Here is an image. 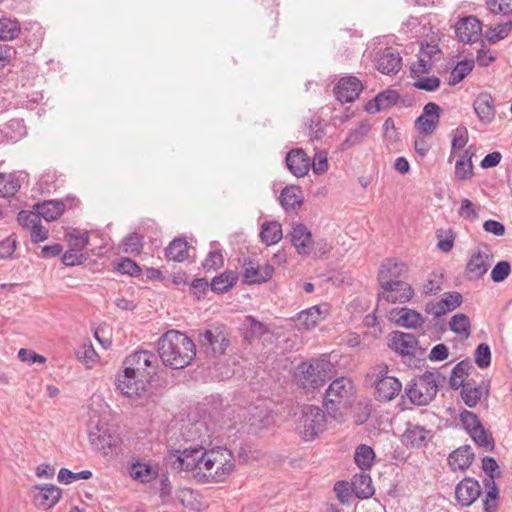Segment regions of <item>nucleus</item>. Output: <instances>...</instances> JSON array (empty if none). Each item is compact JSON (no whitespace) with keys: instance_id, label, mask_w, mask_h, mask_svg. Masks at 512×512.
Returning a JSON list of instances; mask_svg holds the SVG:
<instances>
[{"instance_id":"obj_35","label":"nucleus","mask_w":512,"mask_h":512,"mask_svg":"<svg viewBox=\"0 0 512 512\" xmlns=\"http://www.w3.org/2000/svg\"><path fill=\"white\" fill-rule=\"evenodd\" d=\"M302 201V191L298 186H287L281 192L280 203L285 210L298 208Z\"/></svg>"},{"instance_id":"obj_62","label":"nucleus","mask_w":512,"mask_h":512,"mask_svg":"<svg viewBox=\"0 0 512 512\" xmlns=\"http://www.w3.org/2000/svg\"><path fill=\"white\" fill-rule=\"evenodd\" d=\"M222 265L223 255L218 250L210 251L203 262V267L208 271L219 269Z\"/></svg>"},{"instance_id":"obj_54","label":"nucleus","mask_w":512,"mask_h":512,"mask_svg":"<svg viewBox=\"0 0 512 512\" xmlns=\"http://www.w3.org/2000/svg\"><path fill=\"white\" fill-rule=\"evenodd\" d=\"M443 285V273L433 272L430 274L426 283L423 285V291L425 294H436L441 290Z\"/></svg>"},{"instance_id":"obj_36","label":"nucleus","mask_w":512,"mask_h":512,"mask_svg":"<svg viewBox=\"0 0 512 512\" xmlns=\"http://www.w3.org/2000/svg\"><path fill=\"white\" fill-rule=\"evenodd\" d=\"M21 181L15 173H0V197H13L21 188Z\"/></svg>"},{"instance_id":"obj_59","label":"nucleus","mask_w":512,"mask_h":512,"mask_svg":"<svg viewBox=\"0 0 512 512\" xmlns=\"http://www.w3.org/2000/svg\"><path fill=\"white\" fill-rule=\"evenodd\" d=\"M38 212H31V211H21L18 214V222L20 225H22L24 228H27L31 230L33 227H35L38 223H40Z\"/></svg>"},{"instance_id":"obj_11","label":"nucleus","mask_w":512,"mask_h":512,"mask_svg":"<svg viewBox=\"0 0 512 512\" xmlns=\"http://www.w3.org/2000/svg\"><path fill=\"white\" fill-rule=\"evenodd\" d=\"M326 426V416L322 409L309 406L300 419V433L306 441L314 440Z\"/></svg>"},{"instance_id":"obj_55","label":"nucleus","mask_w":512,"mask_h":512,"mask_svg":"<svg viewBox=\"0 0 512 512\" xmlns=\"http://www.w3.org/2000/svg\"><path fill=\"white\" fill-rule=\"evenodd\" d=\"M468 141V131L465 127L459 126L452 131V151H458L462 149Z\"/></svg>"},{"instance_id":"obj_43","label":"nucleus","mask_w":512,"mask_h":512,"mask_svg":"<svg viewBox=\"0 0 512 512\" xmlns=\"http://www.w3.org/2000/svg\"><path fill=\"white\" fill-rule=\"evenodd\" d=\"M188 245L185 240L174 239L166 248L165 254L169 260L182 262L187 258Z\"/></svg>"},{"instance_id":"obj_56","label":"nucleus","mask_w":512,"mask_h":512,"mask_svg":"<svg viewBox=\"0 0 512 512\" xmlns=\"http://www.w3.org/2000/svg\"><path fill=\"white\" fill-rule=\"evenodd\" d=\"M461 397L467 406L474 407L480 400V390L477 387H471L470 384L463 385Z\"/></svg>"},{"instance_id":"obj_48","label":"nucleus","mask_w":512,"mask_h":512,"mask_svg":"<svg viewBox=\"0 0 512 512\" xmlns=\"http://www.w3.org/2000/svg\"><path fill=\"white\" fill-rule=\"evenodd\" d=\"M66 238L70 248H74L82 252L89 242V232L72 229L66 234Z\"/></svg>"},{"instance_id":"obj_4","label":"nucleus","mask_w":512,"mask_h":512,"mask_svg":"<svg viewBox=\"0 0 512 512\" xmlns=\"http://www.w3.org/2000/svg\"><path fill=\"white\" fill-rule=\"evenodd\" d=\"M87 429L90 443L96 450L102 452L104 456L112 453L118 443V437L111 431L106 419L94 408L89 410Z\"/></svg>"},{"instance_id":"obj_61","label":"nucleus","mask_w":512,"mask_h":512,"mask_svg":"<svg viewBox=\"0 0 512 512\" xmlns=\"http://www.w3.org/2000/svg\"><path fill=\"white\" fill-rule=\"evenodd\" d=\"M511 267L509 262H498L491 271V278L494 282L504 281L510 274Z\"/></svg>"},{"instance_id":"obj_63","label":"nucleus","mask_w":512,"mask_h":512,"mask_svg":"<svg viewBox=\"0 0 512 512\" xmlns=\"http://www.w3.org/2000/svg\"><path fill=\"white\" fill-rule=\"evenodd\" d=\"M77 357L86 364H92L97 359V353L91 344H84L77 351Z\"/></svg>"},{"instance_id":"obj_2","label":"nucleus","mask_w":512,"mask_h":512,"mask_svg":"<svg viewBox=\"0 0 512 512\" xmlns=\"http://www.w3.org/2000/svg\"><path fill=\"white\" fill-rule=\"evenodd\" d=\"M235 466V457L231 450L221 446L214 447L207 450L201 477L206 482H223L232 474Z\"/></svg>"},{"instance_id":"obj_51","label":"nucleus","mask_w":512,"mask_h":512,"mask_svg":"<svg viewBox=\"0 0 512 512\" xmlns=\"http://www.w3.org/2000/svg\"><path fill=\"white\" fill-rule=\"evenodd\" d=\"M123 251L130 254H139L143 247V239L137 233L129 234L123 240Z\"/></svg>"},{"instance_id":"obj_45","label":"nucleus","mask_w":512,"mask_h":512,"mask_svg":"<svg viewBox=\"0 0 512 512\" xmlns=\"http://www.w3.org/2000/svg\"><path fill=\"white\" fill-rule=\"evenodd\" d=\"M450 329L461 338H468L470 335L469 318L462 313L454 315L449 322Z\"/></svg>"},{"instance_id":"obj_52","label":"nucleus","mask_w":512,"mask_h":512,"mask_svg":"<svg viewBox=\"0 0 512 512\" xmlns=\"http://www.w3.org/2000/svg\"><path fill=\"white\" fill-rule=\"evenodd\" d=\"M472 174V163L471 157L468 156V152H465L455 165V175L458 179H466Z\"/></svg>"},{"instance_id":"obj_58","label":"nucleus","mask_w":512,"mask_h":512,"mask_svg":"<svg viewBox=\"0 0 512 512\" xmlns=\"http://www.w3.org/2000/svg\"><path fill=\"white\" fill-rule=\"evenodd\" d=\"M482 471L485 472L488 476V480H493L501 476V471L498 463L492 457H483L482 458Z\"/></svg>"},{"instance_id":"obj_57","label":"nucleus","mask_w":512,"mask_h":512,"mask_svg":"<svg viewBox=\"0 0 512 512\" xmlns=\"http://www.w3.org/2000/svg\"><path fill=\"white\" fill-rule=\"evenodd\" d=\"M17 248V238L15 234L9 235L0 241V259L10 258Z\"/></svg>"},{"instance_id":"obj_30","label":"nucleus","mask_w":512,"mask_h":512,"mask_svg":"<svg viewBox=\"0 0 512 512\" xmlns=\"http://www.w3.org/2000/svg\"><path fill=\"white\" fill-rule=\"evenodd\" d=\"M406 270V266L403 262L393 259L385 260L379 271L380 285H388L390 282L399 281L398 278L401 277Z\"/></svg>"},{"instance_id":"obj_37","label":"nucleus","mask_w":512,"mask_h":512,"mask_svg":"<svg viewBox=\"0 0 512 512\" xmlns=\"http://www.w3.org/2000/svg\"><path fill=\"white\" fill-rule=\"evenodd\" d=\"M282 226L277 221L265 222L261 226L260 238L266 245H273L282 239Z\"/></svg>"},{"instance_id":"obj_29","label":"nucleus","mask_w":512,"mask_h":512,"mask_svg":"<svg viewBox=\"0 0 512 512\" xmlns=\"http://www.w3.org/2000/svg\"><path fill=\"white\" fill-rule=\"evenodd\" d=\"M462 300V295L459 292H446L439 301L432 304L430 312L434 317H440L458 308Z\"/></svg>"},{"instance_id":"obj_8","label":"nucleus","mask_w":512,"mask_h":512,"mask_svg":"<svg viewBox=\"0 0 512 512\" xmlns=\"http://www.w3.org/2000/svg\"><path fill=\"white\" fill-rule=\"evenodd\" d=\"M207 449L202 446L173 450L168 455V461L174 469L179 471H193L196 476H201L204 457Z\"/></svg>"},{"instance_id":"obj_23","label":"nucleus","mask_w":512,"mask_h":512,"mask_svg":"<svg viewBox=\"0 0 512 512\" xmlns=\"http://www.w3.org/2000/svg\"><path fill=\"white\" fill-rule=\"evenodd\" d=\"M362 89V83L356 77H345L338 82L335 95L342 103L352 102L359 96Z\"/></svg>"},{"instance_id":"obj_39","label":"nucleus","mask_w":512,"mask_h":512,"mask_svg":"<svg viewBox=\"0 0 512 512\" xmlns=\"http://www.w3.org/2000/svg\"><path fill=\"white\" fill-rule=\"evenodd\" d=\"M354 460L356 465L361 470H369L371 469L375 460L374 450L366 444H361L355 450Z\"/></svg>"},{"instance_id":"obj_27","label":"nucleus","mask_w":512,"mask_h":512,"mask_svg":"<svg viewBox=\"0 0 512 512\" xmlns=\"http://www.w3.org/2000/svg\"><path fill=\"white\" fill-rule=\"evenodd\" d=\"M399 97L400 96L397 91L386 89L378 93L374 99L368 101L365 106V110L371 114L378 113L382 110H387L398 102Z\"/></svg>"},{"instance_id":"obj_18","label":"nucleus","mask_w":512,"mask_h":512,"mask_svg":"<svg viewBox=\"0 0 512 512\" xmlns=\"http://www.w3.org/2000/svg\"><path fill=\"white\" fill-rule=\"evenodd\" d=\"M383 292L382 299L391 303H404L413 296V289L404 281L390 282L388 285H381Z\"/></svg>"},{"instance_id":"obj_60","label":"nucleus","mask_w":512,"mask_h":512,"mask_svg":"<svg viewBox=\"0 0 512 512\" xmlns=\"http://www.w3.org/2000/svg\"><path fill=\"white\" fill-rule=\"evenodd\" d=\"M310 168L315 174H323L328 169L327 154L324 151L316 152L313 161H310Z\"/></svg>"},{"instance_id":"obj_42","label":"nucleus","mask_w":512,"mask_h":512,"mask_svg":"<svg viewBox=\"0 0 512 512\" xmlns=\"http://www.w3.org/2000/svg\"><path fill=\"white\" fill-rule=\"evenodd\" d=\"M470 368L471 363L469 361H461L458 363L452 369L449 379L450 387L453 389H458L463 387V385H467L468 383H465V378L468 376Z\"/></svg>"},{"instance_id":"obj_10","label":"nucleus","mask_w":512,"mask_h":512,"mask_svg":"<svg viewBox=\"0 0 512 512\" xmlns=\"http://www.w3.org/2000/svg\"><path fill=\"white\" fill-rule=\"evenodd\" d=\"M198 342L206 354L221 356L230 345L229 333L223 325H211L199 333Z\"/></svg>"},{"instance_id":"obj_31","label":"nucleus","mask_w":512,"mask_h":512,"mask_svg":"<svg viewBox=\"0 0 512 512\" xmlns=\"http://www.w3.org/2000/svg\"><path fill=\"white\" fill-rule=\"evenodd\" d=\"M473 459L474 453L470 446L465 445L450 453L448 457V464L454 471L465 470L471 465Z\"/></svg>"},{"instance_id":"obj_6","label":"nucleus","mask_w":512,"mask_h":512,"mask_svg":"<svg viewBox=\"0 0 512 512\" xmlns=\"http://www.w3.org/2000/svg\"><path fill=\"white\" fill-rule=\"evenodd\" d=\"M157 364V357L154 353L147 350H140L132 353L123 362V372L126 373V377H129V373L140 377L138 384L143 385L151 380L155 373Z\"/></svg>"},{"instance_id":"obj_38","label":"nucleus","mask_w":512,"mask_h":512,"mask_svg":"<svg viewBox=\"0 0 512 512\" xmlns=\"http://www.w3.org/2000/svg\"><path fill=\"white\" fill-rule=\"evenodd\" d=\"M460 420L473 441L480 445V420L478 416L465 410L460 414Z\"/></svg>"},{"instance_id":"obj_26","label":"nucleus","mask_w":512,"mask_h":512,"mask_svg":"<svg viewBox=\"0 0 512 512\" xmlns=\"http://www.w3.org/2000/svg\"><path fill=\"white\" fill-rule=\"evenodd\" d=\"M455 495L461 506H469L480 496V486L476 480L466 478L456 486Z\"/></svg>"},{"instance_id":"obj_25","label":"nucleus","mask_w":512,"mask_h":512,"mask_svg":"<svg viewBox=\"0 0 512 512\" xmlns=\"http://www.w3.org/2000/svg\"><path fill=\"white\" fill-rule=\"evenodd\" d=\"M430 438V430L420 425L408 424L402 435V443L407 447L420 448L425 446Z\"/></svg>"},{"instance_id":"obj_50","label":"nucleus","mask_w":512,"mask_h":512,"mask_svg":"<svg viewBox=\"0 0 512 512\" xmlns=\"http://www.w3.org/2000/svg\"><path fill=\"white\" fill-rule=\"evenodd\" d=\"M473 68V61L464 60L454 67L450 73L449 82L450 84H456L460 82Z\"/></svg>"},{"instance_id":"obj_7","label":"nucleus","mask_w":512,"mask_h":512,"mask_svg":"<svg viewBox=\"0 0 512 512\" xmlns=\"http://www.w3.org/2000/svg\"><path fill=\"white\" fill-rule=\"evenodd\" d=\"M334 366L325 359L315 360L299 367V382L304 388L317 389L333 376Z\"/></svg>"},{"instance_id":"obj_41","label":"nucleus","mask_w":512,"mask_h":512,"mask_svg":"<svg viewBox=\"0 0 512 512\" xmlns=\"http://www.w3.org/2000/svg\"><path fill=\"white\" fill-rule=\"evenodd\" d=\"M352 488L358 498L365 499L374 493L371 477L367 474L355 476L352 481Z\"/></svg>"},{"instance_id":"obj_9","label":"nucleus","mask_w":512,"mask_h":512,"mask_svg":"<svg viewBox=\"0 0 512 512\" xmlns=\"http://www.w3.org/2000/svg\"><path fill=\"white\" fill-rule=\"evenodd\" d=\"M355 387L351 379H335L326 390L325 405L328 410L348 408L354 401Z\"/></svg>"},{"instance_id":"obj_46","label":"nucleus","mask_w":512,"mask_h":512,"mask_svg":"<svg viewBox=\"0 0 512 512\" xmlns=\"http://www.w3.org/2000/svg\"><path fill=\"white\" fill-rule=\"evenodd\" d=\"M237 280V276L233 272H225L219 276L213 278L210 286L211 290L223 293L231 288Z\"/></svg>"},{"instance_id":"obj_14","label":"nucleus","mask_w":512,"mask_h":512,"mask_svg":"<svg viewBox=\"0 0 512 512\" xmlns=\"http://www.w3.org/2000/svg\"><path fill=\"white\" fill-rule=\"evenodd\" d=\"M291 243L301 256L312 255L314 240L311 231L303 223H293L290 231Z\"/></svg>"},{"instance_id":"obj_28","label":"nucleus","mask_w":512,"mask_h":512,"mask_svg":"<svg viewBox=\"0 0 512 512\" xmlns=\"http://www.w3.org/2000/svg\"><path fill=\"white\" fill-rule=\"evenodd\" d=\"M377 69L386 75L396 74L402 66L400 54L392 48H386L377 58Z\"/></svg>"},{"instance_id":"obj_17","label":"nucleus","mask_w":512,"mask_h":512,"mask_svg":"<svg viewBox=\"0 0 512 512\" xmlns=\"http://www.w3.org/2000/svg\"><path fill=\"white\" fill-rule=\"evenodd\" d=\"M62 491L55 485L44 484L33 490L35 505L43 510L51 509L61 498Z\"/></svg>"},{"instance_id":"obj_12","label":"nucleus","mask_w":512,"mask_h":512,"mask_svg":"<svg viewBox=\"0 0 512 512\" xmlns=\"http://www.w3.org/2000/svg\"><path fill=\"white\" fill-rule=\"evenodd\" d=\"M375 397L382 402L393 400L402 389L401 382L394 376L388 375L387 368H380L374 374Z\"/></svg>"},{"instance_id":"obj_22","label":"nucleus","mask_w":512,"mask_h":512,"mask_svg":"<svg viewBox=\"0 0 512 512\" xmlns=\"http://www.w3.org/2000/svg\"><path fill=\"white\" fill-rule=\"evenodd\" d=\"M274 273V267L270 264L260 266L252 261L244 264L243 281L246 284H261L268 281Z\"/></svg>"},{"instance_id":"obj_33","label":"nucleus","mask_w":512,"mask_h":512,"mask_svg":"<svg viewBox=\"0 0 512 512\" xmlns=\"http://www.w3.org/2000/svg\"><path fill=\"white\" fill-rule=\"evenodd\" d=\"M40 217L46 221L57 220L65 211V204L60 200H49L35 205Z\"/></svg>"},{"instance_id":"obj_20","label":"nucleus","mask_w":512,"mask_h":512,"mask_svg":"<svg viewBox=\"0 0 512 512\" xmlns=\"http://www.w3.org/2000/svg\"><path fill=\"white\" fill-rule=\"evenodd\" d=\"M285 161L289 171L297 178H302L309 172L310 158L301 148L290 150Z\"/></svg>"},{"instance_id":"obj_32","label":"nucleus","mask_w":512,"mask_h":512,"mask_svg":"<svg viewBox=\"0 0 512 512\" xmlns=\"http://www.w3.org/2000/svg\"><path fill=\"white\" fill-rule=\"evenodd\" d=\"M22 32L19 20L13 16L0 17V41L9 42L17 39Z\"/></svg>"},{"instance_id":"obj_19","label":"nucleus","mask_w":512,"mask_h":512,"mask_svg":"<svg viewBox=\"0 0 512 512\" xmlns=\"http://www.w3.org/2000/svg\"><path fill=\"white\" fill-rule=\"evenodd\" d=\"M140 377L136 375L130 374L129 377H126V373L123 372L119 374L116 379L117 388L127 397L137 398L143 396L149 386L151 380H148L147 383H143V385L138 384Z\"/></svg>"},{"instance_id":"obj_3","label":"nucleus","mask_w":512,"mask_h":512,"mask_svg":"<svg viewBox=\"0 0 512 512\" xmlns=\"http://www.w3.org/2000/svg\"><path fill=\"white\" fill-rule=\"evenodd\" d=\"M445 377L438 371H427L420 377L411 380L405 388V394L410 401L418 406L429 404L438 392Z\"/></svg>"},{"instance_id":"obj_49","label":"nucleus","mask_w":512,"mask_h":512,"mask_svg":"<svg viewBox=\"0 0 512 512\" xmlns=\"http://www.w3.org/2000/svg\"><path fill=\"white\" fill-rule=\"evenodd\" d=\"M485 488L487 489L486 497L484 500V508L486 512L496 510L498 508L499 490L493 480L484 481Z\"/></svg>"},{"instance_id":"obj_24","label":"nucleus","mask_w":512,"mask_h":512,"mask_svg":"<svg viewBox=\"0 0 512 512\" xmlns=\"http://www.w3.org/2000/svg\"><path fill=\"white\" fill-rule=\"evenodd\" d=\"M242 334L245 340L252 342L255 339H267L272 333L267 325L256 320L253 316H246L242 324Z\"/></svg>"},{"instance_id":"obj_13","label":"nucleus","mask_w":512,"mask_h":512,"mask_svg":"<svg viewBox=\"0 0 512 512\" xmlns=\"http://www.w3.org/2000/svg\"><path fill=\"white\" fill-rule=\"evenodd\" d=\"M441 115V108L434 102L423 107L422 114L415 120L416 130L423 135H431L436 130Z\"/></svg>"},{"instance_id":"obj_34","label":"nucleus","mask_w":512,"mask_h":512,"mask_svg":"<svg viewBox=\"0 0 512 512\" xmlns=\"http://www.w3.org/2000/svg\"><path fill=\"white\" fill-rule=\"evenodd\" d=\"M371 130V125L367 121L358 123L348 132L346 139L342 143V149H349L353 146L360 145L364 142Z\"/></svg>"},{"instance_id":"obj_53","label":"nucleus","mask_w":512,"mask_h":512,"mask_svg":"<svg viewBox=\"0 0 512 512\" xmlns=\"http://www.w3.org/2000/svg\"><path fill=\"white\" fill-rule=\"evenodd\" d=\"M486 6L493 14L512 13V0H486Z\"/></svg>"},{"instance_id":"obj_44","label":"nucleus","mask_w":512,"mask_h":512,"mask_svg":"<svg viewBox=\"0 0 512 512\" xmlns=\"http://www.w3.org/2000/svg\"><path fill=\"white\" fill-rule=\"evenodd\" d=\"M131 478L140 482H149L156 478L157 472L145 463H135L129 469Z\"/></svg>"},{"instance_id":"obj_5","label":"nucleus","mask_w":512,"mask_h":512,"mask_svg":"<svg viewBox=\"0 0 512 512\" xmlns=\"http://www.w3.org/2000/svg\"><path fill=\"white\" fill-rule=\"evenodd\" d=\"M388 346L399 354L409 367L417 368L425 356L426 350L418 345L413 334L394 331L389 335Z\"/></svg>"},{"instance_id":"obj_47","label":"nucleus","mask_w":512,"mask_h":512,"mask_svg":"<svg viewBox=\"0 0 512 512\" xmlns=\"http://www.w3.org/2000/svg\"><path fill=\"white\" fill-rule=\"evenodd\" d=\"M512 28V22L506 21L499 23L494 27H490L485 34V38L489 43H496L508 36Z\"/></svg>"},{"instance_id":"obj_21","label":"nucleus","mask_w":512,"mask_h":512,"mask_svg":"<svg viewBox=\"0 0 512 512\" xmlns=\"http://www.w3.org/2000/svg\"><path fill=\"white\" fill-rule=\"evenodd\" d=\"M247 423L250 432L258 433L262 429L274 424V416L266 406L257 405L250 409Z\"/></svg>"},{"instance_id":"obj_64","label":"nucleus","mask_w":512,"mask_h":512,"mask_svg":"<svg viewBox=\"0 0 512 512\" xmlns=\"http://www.w3.org/2000/svg\"><path fill=\"white\" fill-rule=\"evenodd\" d=\"M414 86L420 90L435 91L440 86V80L437 77H420Z\"/></svg>"},{"instance_id":"obj_15","label":"nucleus","mask_w":512,"mask_h":512,"mask_svg":"<svg viewBox=\"0 0 512 512\" xmlns=\"http://www.w3.org/2000/svg\"><path fill=\"white\" fill-rule=\"evenodd\" d=\"M455 33L460 42L473 44L480 39V21L474 16L464 17L455 24Z\"/></svg>"},{"instance_id":"obj_16","label":"nucleus","mask_w":512,"mask_h":512,"mask_svg":"<svg viewBox=\"0 0 512 512\" xmlns=\"http://www.w3.org/2000/svg\"><path fill=\"white\" fill-rule=\"evenodd\" d=\"M328 313L329 308L326 304L312 306L297 314L295 319L296 326L304 330L312 329L319 322L323 321Z\"/></svg>"},{"instance_id":"obj_40","label":"nucleus","mask_w":512,"mask_h":512,"mask_svg":"<svg viewBox=\"0 0 512 512\" xmlns=\"http://www.w3.org/2000/svg\"><path fill=\"white\" fill-rule=\"evenodd\" d=\"M397 318L395 321L398 325L406 328H417L423 324L422 316L411 309L401 308L396 312Z\"/></svg>"},{"instance_id":"obj_1","label":"nucleus","mask_w":512,"mask_h":512,"mask_svg":"<svg viewBox=\"0 0 512 512\" xmlns=\"http://www.w3.org/2000/svg\"><path fill=\"white\" fill-rule=\"evenodd\" d=\"M158 354L164 365L182 369L194 359L196 347L184 333L170 330L158 340Z\"/></svg>"}]
</instances>
